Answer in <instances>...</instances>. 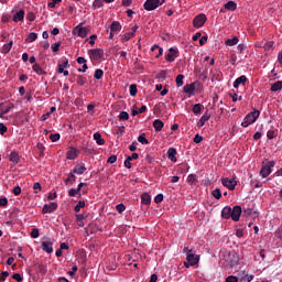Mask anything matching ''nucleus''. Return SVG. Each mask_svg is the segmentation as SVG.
Listing matches in <instances>:
<instances>
[{
    "mask_svg": "<svg viewBox=\"0 0 282 282\" xmlns=\"http://www.w3.org/2000/svg\"><path fill=\"white\" fill-rule=\"evenodd\" d=\"M158 78H161L162 80H166V70H162L159 73Z\"/></svg>",
    "mask_w": 282,
    "mask_h": 282,
    "instance_id": "63",
    "label": "nucleus"
},
{
    "mask_svg": "<svg viewBox=\"0 0 282 282\" xmlns=\"http://www.w3.org/2000/svg\"><path fill=\"white\" fill-rule=\"evenodd\" d=\"M192 111H193V113H200L202 112V104H195Z\"/></svg>",
    "mask_w": 282,
    "mask_h": 282,
    "instance_id": "45",
    "label": "nucleus"
},
{
    "mask_svg": "<svg viewBox=\"0 0 282 282\" xmlns=\"http://www.w3.org/2000/svg\"><path fill=\"white\" fill-rule=\"evenodd\" d=\"M133 36H135L133 33L128 32V33H126V34L122 35L121 41H122L123 43L127 42V41H131V39H133Z\"/></svg>",
    "mask_w": 282,
    "mask_h": 282,
    "instance_id": "37",
    "label": "nucleus"
},
{
    "mask_svg": "<svg viewBox=\"0 0 282 282\" xmlns=\"http://www.w3.org/2000/svg\"><path fill=\"white\" fill-rule=\"evenodd\" d=\"M116 209L120 215H122V212L127 210V207L124 206V204L121 203L116 206Z\"/></svg>",
    "mask_w": 282,
    "mask_h": 282,
    "instance_id": "47",
    "label": "nucleus"
},
{
    "mask_svg": "<svg viewBox=\"0 0 282 282\" xmlns=\"http://www.w3.org/2000/svg\"><path fill=\"white\" fill-rule=\"evenodd\" d=\"M78 149L70 148L69 151L66 153L67 160H76L78 158Z\"/></svg>",
    "mask_w": 282,
    "mask_h": 282,
    "instance_id": "12",
    "label": "nucleus"
},
{
    "mask_svg": "<svg viewBox=\"0 0 282 282\" xmlns=\"http://www.w3.org/2000/svg\"><path fill=\"white\" fill-rule=\"evenodd\" d=\"M78 36H80L82 39H85L87 36V34H89V29L87 28H83L80 25L76 26Z\"/></svg>",
    "mask_w": 282,
    "mask_h": 282,
    "instance_id": "16",
    "label": "nucleus"
},
{
    "mask_svg": "<svg viewBox=\"0 0 282 282\" xmlns=\"http://www.w3.org/2000/svg\"><path fill=\"white\" fill-rule=\"evenodd\" d=\"M223 186H225L226 188H228L229 191H235V187L237 186V181H235V178H223Z\"/></svg>",
    "mask_w": 282,
    "mask_h": 282,
    "instance_id": "7",
    "label": "nucleus"
},
{
    "mask_svg": "<svg viewBox=\"0 0 282 282\" xmlns=\"http://www.w3.org/2000/svg\"><path fill=\"white\" fill-rule=\"evenodd\" d=\"M237 43H239V37L235 36L232 39H228L225 42V45H229L230 47H232V45H237Z\"/></svg>",
    "mask_w": 282,
    "mask_h": 282,
    "instance_id": "32",
    "label": "nucleus"
},
{
    "mask_svg": "<svg viewBox=\"0 0 282 282\" xmlns=\"http://www.w3.org/2000/svg\"><path fill=\"white\" fill-rule=\"evenodd\" d=\"M32 69L33 72H35V74H39V76H45L47 74V72H45L43 67H41V65L39 64H34L32 66Z\"/></svg>",
    "mask_w": 282,
    "mask_h": 282,
    "instance_id": "22",
    "label": "nucleus"
},
{
    "mask_svg": "<svg viewBox=\"0 0 282 282\" xmlns=\"http://www.w3.org/2000/svg\"><path fill=\"white\" fill-rule=\"evenodd\" d=\"M26 19H28V21H35L36 15H34V12H29L26 14Z\"/></svg>",
    "mask_w": 282,
    "mask_h": 282,
    "instance_id": "60",
    "label": "nucleus"
},
{
    "mask_svg": "<svg viewBox=\"0 0 282 282\" xmlns=\"http://www.w3.org/2000/svg\"><path fill=\"white\" fill-rule=\"evenodd\" d=\"M108 164H116L118 162V156L116 154H112L108 158Z\"/></svg>",
    "mask_w": 282,
    "mask_h": 282,
    "instance_id": "46",
    "label": "nucleus"
},
{
    "mask_svg": "<svg viewBox=\"0 0 282 282\" xmlns=\"http://www.w3.org/2000/svg\"><path fill=\"white\" fill-rule=\"evenodd\" d=\"M243 215L245 217H252V219H257V217H259V212L247 208V209H243Z\"/></svg>",
    "mask_w": 282,
    "mask_h": 282,
    "instance_id": "14",
    "label": "nucleus"
},
{
    "mask_svg": "<svg viewBox=\"0 0 282 282\" xmlns=\"http://www.w3.org/2000/svg\"><path fill=\"white\" fill-rule=\"evenodd\" d=\"M105 74V72H102V69L98 68L95 70V78L96 80H100V78H102V75Z\"/></svg>",
    "mask_w": 282,
    "mask_h": 282,
    "instance_id": "43",
    "label": "nucleus"
},
{
    "mask_svg": "<svg viewBox=\"0 0 282 282\" xmlns=\"http://www.w3.org/2000/svg\"><path fill=\"white\" fill-rule=\"evenodd\" d=\"M111 32H120L122 30V25L118 21H113L110 25Z\"/></svg>",
    "mask_w": 282,
    "mask_h": 282,
    "instance_id": "27",
    "label": "nucleus"
},
{
    "mask_svg": "<svg viewBox=\"0 0 282 282\" xmlns=\"http://www.w3.org/2000/svg\"><path fill=\"white\" fill-rule=\"evenodd\" d=\"M94 140H96V143L99 147H102V144H105V139H102V135L100 134V132L94 133Z\"/></svg>",
    "mask_w": 282,
    "mask_h": 282,
    "instance_id": "26",
    "label": "nucleus"
},
{
    "mask_svg": "<svg viewBox=\"0 0 282 282\" xmlns=\"http://www.w3.org/2000/svg\"><path fill=\"white\" fill-rule=\"evenodd\" d=\"M23 19H25V11L24 10H20L19 12H17L13 15L14 23H19V21H23Z\"/></svg>",
    "mask_w": 282,
    "mask_h": 282,
    "instance_id": "21",
    "label": "nucleus"
},
{
    "mask_svg": "<svg viewBox=\"0 0 282 282\" xmlns=\"http://www.w3.org/2000/svg\"><path fill=\"white\" fill-rule=\"evenodd\" d=\"M206 21H207L206 14L200 13L194 18L193 25L194 28H203Z\"/></svg>",
    "mask_w": 282,
    "mask_h": 282,
    "instance_id": "6",
    "label": "nucleus"
},
{
    "mask_svg": "<svg viewBox=\"0 0 282 282\" xmlns=\"http://www.w3.org/2000/svg\"><path fill=\"white\" fill-rule=\"evenodd\" d=\"M212 195L215 197V199H221V191L219 188L214 189Z\"/></svg>",
    "mask_w": 282,
    "mask_h": 282,
    "instance_id": "42",
    "label": "nucleus"
},
{
    "mask_svg": "<svg viewBox=\"0 0 282 282\" xmlns=\"http://www.w3.org/2000/svg\"><path fill=\"white\" fill-rule=\"evenodd\" d=\"M241 217V206L236 205L234 208L230 206H226L221 210L223 219H232V221H239Z\"/></svg>",
    "mask_w": 282,
    "mask_h": 282,
    "instance_id": "1",
    "label": "nucleus"
},
{
    "mask_svg": "<svg viewBox=\"0 0 282 282\" xmlns=\"http://www.w3.org/2000/svg\"><path fill=\"white\" fill-rule=\"evenodd\" d=\"M208 120H210V113H208V111H207L204 113V116L197 122V127H199V128L204 127V124H206V122H208Z\"/></svg>",
    "mask_w": 282,
    "mask_h": 282,
    "instance_id": "19",
    "label": "nucleus"
},
{
    "mask_svg": "<svg viewBox=\"0 0 282 282\" xmlns=\"http://www.w3.org/2000/svg\"><path fill=\"white\" fill-rule=\"evenodd\" d=\"M155 204H161V202H164V195L159 194L154 198Z\"/></svg>",
    "mask_w": 282,
    "mask_h": 282,
    "instance_id": "56",
    "label": "nucleus"
},
{
    "mask_svg": "<svg viewBox=\"0 0 282 282\" xmlns=\"http://www.w3.org/2000/svg\"><path fill=\"white\" fill-rule=\"evenodd\" d=\"M196 85H197V82H194L192 84H186L183 88L184 94H194Z\"/></svg>",
    "mask_w": 282,
    "mask_h": 282,
    "instance_id": "13",
    "label": "nucleus"
},
{
    "mask_svg": "<svg viewBox=\"0 0 282 282\" xmlns=\"http://www.w3.org/2000/svg\"><path fill=\"white\" fill-rule=\"evenodd\" d=\"M248 80V77H246V75H242L240 77H238L235 82H234V87L235 89H237L241 84L246 85Z\"/></svg>",
    "mask_w": 282,
    "mask_h": 282,
    "instance_id": "17",
    "label": "nucleus"
},
{
    "mask_svg": "<svg viewBox=\"0 0 282 282\" xmlns=\"http://www.w3.org/2000/svg\"><path fill=\"white\" fill-rule=\"evenodd\" d=\"M8 132V127L3 123H0V134L3 135V133Z\"/></svg>",
    "mask_w": 282,
    "mask_h": 282,
    "instance_id": "58",
    "label": "nucleus"
},
{
    "mask_svg": "<svg viewBox=\"0 0 282 282\" xmlns=\"http://www.w3.org/2000/svg\"><path fill=\"white\" fill-rule=\"evenodd\" d=\"M239 264V256H237V253L232 252L229 253L226 258H225V265L227 268H235V265Z\"/></svg>",
    "mask_w": 282,
    "mask_h": 282,
    "instance_id": "4",
    "label": "nucleus"
},
{
    "mask_svg": "<svg viewBox=\"0 0 282 282\" xmlns=\"http://www.w3.org/2000/svg\"><path fill=\"white\" fill-rule=\"evenodd\" d=\"M226 282H239V279L235 275H229L227 276Z\"/></svg>",
    "mask_w": 282,
    "mask_h": 282,
    "instance_id": "59",
    "label": "nucleus"
},
{
    "mask_svg": "<svg viewBox=\"0 0 282 282\" xmlns=\"http://www.w3.org/2000/svg\"><path fill=\"white\" fill-rule=\"evenodd\" d=\"M13 195H21V186H15L12 191Z\"/></svg>",
    "mask_w": 282,
    "mask_h": 282,
    "instance_id": "64",
    "label": "nucleus"
},
{
    "mask_svg": "<svg viewBox=\"0 0 282 282\" xmlns=\"http://www.w3.org/2000/svg\"><path fill=\"white\" fill-rule=\"evenodd\" d=\"M119 120H129V112L121 111L119 115Z\"/></svg>",
    "mask_w": 282,
    "mask_h": 282,
    "instance_id": "50",
    "label": "nucleus"
},
{
    "mask_svg": "<svg viewBox=\"0 0 282 282\" xmlns=\"http://www.w3.org/2000/svg\"><path fill=\"white\" fill-rule=\"evenodd\" d=\"M80 208H85V200H79L75 206V213H80Z\"/></svg>",
    "mask_w": 282,
    "mask_h": 282,
    "instance_id": "44",
    "label": "nucleus"
},
{
    "mask_svg": "<svg viewBox=\"0 0 282 282\" xmlns=\"http://www.w3.org/2000/svg\"><path fill=\"white\" fill-rule=\"evenodd\" d=\"M170 53L166 54L165 56V61H167V63H173V61H175V54H177V51H175V48L171 47L169 50Z\"/></svg>",
    "mask_w": 282,
    "mask_h": 282,
    "instance_id": "18",
    "label": "nucleus"
},
{
    "mask_svg": "<svg viewBox=\"0 0 282 282\" xmlns=\"http://www.w3.org/2000/svg\"><path fill=\"white\" fill-rule=\"evenodd\" d=\"M12 279H14V281H18V282L23 281V278H22L21 274H19V273H14V274L12 275Z\"/></svg>",
    "mask_w": 282,
    "mask_h": 282,
    "instance_id": "62",
    "label": "nucleus"
},
{
    "mask_svg": "<svg viewBox=\"0 0 282 282\" xmlns=\"http://www.w3.org/2000/svg\"><path fill=\"white\" fill-rule=\"evenodd\" d=\"M36 39H39V34L32 32L28 35L26 43H34V41H36Z\"/></svg>",
    "mask_w": 282,
    "mask_h": 282,
    "instance_id": "35",
    "label": "nucleus"
},
{
    "mask_svg": "<svg viewBox=\"0 0 282 282\" xmlns=\"http://www.w3.org/2000/svg\"><path fill=\"white\" fill-rule=\"evenodd\" d=\"M252 279H254V275H243L241 279H240V282H250L252 281Z\"/></svg>",
    "mask_w": 282,
    "mask_h": 282,
    "instance_id": "49",
    "label": "nucleus"
},
{
    "mask_svg": "<svg viewBox=\"0 0 282 282\" xmlns=\"http://www.w3.org/2000/svg\"><path fill=\"white\" fill-rule=\"evenodd\" d=\"M138 142H140L141 144H149V140L147 139L144 133L139 135Z\"/></svg>",
    "mask_w": 282,
    "mask_h": 282,
    "instance_id": "41",
    "label": "nucleus"
},
{
    "mask_svg": "<svg viewBox=\"0 0 282 282\" xmlns=\"http://www.w3.org/2000/svg\"><path fill=\"white\" fill-rule=\"evenodd\" d=\"M50 140H52L53 142H58V140H61V134L59 133L51 134Z\"/></svg>",
    "mask_w": 282,
    "mask_h": 282,
    "instance_id": "52",
    "label": "nucleus"
},
{
    "mask_svg": "<svg viewBox=\"0 0 282 282\" xmlns=\"http://www.w3.org/2000/svg\"><path fill=\"white\" fill-rule=\"evenodd\" d=\"M13 42L10 41L8 44H4L2 47V54H8L12 50Z\"/></svg>",
    "mask_w": 282,
    "mask_h": 282,
    "instance_id": "36",
    "label": "nucleus"
},
{
    "mask_svg": "<svg viewBox=\"0 0 282 282\" xmlns=\"http://www.w3.org/2000/svg\"><path fill=\"white\" fill-rule=\"evenodd\" d=\"M260 113L261 112L259 110H253L248 113L241 122V127H250V124L257 122V118H259Z\"/></svg>",
    "mask_w": 282,
    "mask_h": 282,
    "instance_id": "2",
    "label": "nucleus"
},
{
    "mask_svg": "<svg viewBox=\"0 0 282 282\" xmlns=\"http://www.w3.org/2000/svg\"><path fill=\"white\" fill-rule=\"evenodd\" d=\"M184 85V75L180 74L176 76V86L182 87Z\"/></svg>",
    "mask_w": 282,
    "mask_h": 282,
    "instance_id": "39",
    "label": "nucleus"
},
{
    "mask_svg": "<svg viewBox=\"0 0 282 282\" xmlns=\"http://www.w3.org/2000/svg\"><path fill=\"white\" fill-rule=\"evenodd\" d=\"M155 50H159V53H156L155 58H160V56H162L164 50H162V47H160L158 44H154V45L151 47V51H152V52H155Z\"/></svg>",
    "mask_w": 282,
    "mask_h": 282,
    "instance_id": "33",
    "label": "nucleus"
},
{
    "mask_svg": "<svg viewBox=\"0 0 282 282\" xmlns=\"http://www.w3.org/2000/svg\"><path fill=\"white\" fill-rule=\"evenodd\" d=\"M141 202L142 204H144L145 206H149V204H151V195H149L148 193H143L141 195Z\"/></svg>",
    "mask_w": 282,
    "mask_h": 282,
    "instance_id": "28",
    "label": "nucleus"
},
{
    "mask_svg": "<svg viewBox=\"0 0 282 282\" xmlns=\"http://www.w3.org/2000/svg\"><path fill=\"white\" fill-rule=\"evenodd\" d=\"M204 140V137L196 134L194 138L195 144H199Z\"/></svg>",
    "mask_w": 282,
    "mask_h": 282,
    "instance_id": "61",
    "label": "nucleus"
},
{
    "mask_svg": "<svg viewBox=\"0 0 282 282\" xmlns=\"http://www.w3.org/2000/svg\"><path fill=\"white\" fill-rule=\"evenodd\" d=\"M13 107H14V105H11V106L6 107V108L2 110V112H1V115H0V118H3V115H6V113H10V109H13Z\"/></svg>",
    "mask_w": 282,
    "mask_h": 282,
    "instance_id": "54",
    "label": "nucleus"
},
{
    "mask_svg": "<svg viewBox=\"0 0 282 282\" xmlns=\"http://www.w3.org/2000/svg\"><path fill=\"white\" fill-rule=\"evenodd\" d=\"M54 243L52 242V240H50V238H46V241H42L41 246H42V250H44V252H47V254H52L54 252V248H52Z\"/></svg>",
    "mask_w": 282,
    "mask_h": 282,
    "instance_id": "8",
    "label": "nucleus"
},
{
    "mask_svg": "<svg viewBox=\"0 0 282 282\" xmlns=\"http://www.w3.org/2000/svg\"><path fill=\"white\" fill-rule=\"evenodd\" d=\"M88 53L90 54L91 58H95V61H100L105 54L102 48H93Z\"/></svg>",
    "mask_w": 282,
    "mask_h": 282,
    "instance_id": "9",
    "label": "nucleus"
},
{
    "mask_svg": "<svg viewBox=\"0 0 282 282\" xmlns=\"http://www.w3.org/2000/svg\"><path fill=\"white\" fill-rule=\"evenodd\" d=\"M56 208H58V204L56 203H51V204H45L43 206L42 213L45 215L47 213H54V210H56Z\"/></svg>",
    "mask_w": 282,
    "mask_h": 282,
    "instance_id": "10",
    "label": "nucleus"
},
{
    "mask_svg": "<svg viewBox=\"0 0 282 282\" xmlns=\"http://www.w3.org/2000/svg\"><path fill=\"white\" fill-rule=\"evenodd\" d=\"M258 47H263L265 52H270L274 47V42H262Z\"/></svg>",
    "mask_w": 282,
    "mask_h": 282,
    "instance_id": "23",
    "label": "nucleus"
},
{
    "mask_svg": "<svg viewBox=\"0 0 282 282\" xmlns=\"http://www.w3.org/2000/svg\"><path fill=\"white\" fill-rule=\"evenodd\" d=\"M31 237H32L33 239H39V229H37V228H33V229L31 230Z\"/></svg>",
    "mask_w": 282,
    "mask_h": 282,
    "instance_id": "55",
    "label": "nucleus"
},
{
    "mask_svg": "<svg viewBox=\"0 0 282 282\" xmlns=\"http://www.w3.org/2000/svg\"><path fill=\"white\" fill-rule=\"evenodd\" d=\"M78 193H80V192L78 191V188H70V189L68 191L69 197H76V195H78Z\"/></svg>",
    "mask_w": 282,
    "mask_h": 282,
    "instance_id": "51",
    "label": "nucleus"
},
{
    "mask_svg": "<svg viewBox=\"0 0 282 282\" xmlns=\"http://www.w3.org/2000/svg\"><path fill=\"white\" fill-rule=\"evenodd\" d=\"M74 182H76V174L72 171L68 174V177L65 180V183L69 184L72 186V184H74Z\"/></svg>",
    "mask_w": 282,
    "mask_h": 282,
    "instance_id": "30",
    "label": "nucleus"
},
{
    "mask_svg": "<svg viewBox=\"0 0 282 282\" xmlns=\"http://www.w3.org/2000/svg\"><path fill=\"white\" fill-rule=\"evenodd\" d=\"M224 8L225 10H230L231 12H235V10H237V2L228 1L227 3H225Z\"/></svg>",
    "mask_w": 282,
    "mask_h": 282,
    "instance_id": "25",
    "label": "nucleus"
},
{
    "mask_svg": "<svg viewBox=\"0 0 282 282\" xmlns=\"http://www.w3.org/2000/svg\"><path fill=\"white\" fill-rule=\"evenodd\" d=\"M85 171H87V167H85L84 164H78L73 169V173L75 175H83V173H85Z\"/></svg>",
    "mask_w": 282,
    "mask_h": 282,
    "instance_id": "20",
    "label": "nucleus"
},
{
    "mask_svg": "<svg viewBox=\"0 0 282 282\" xmlns=\"http://www.w3.org/2000/svg\"><path fill=\"white\" fill-rule=\"evenodd\" d=\"M186 260L189 265H197L199 263V258L195 257L193 251H188Z\"/></svg>",
    "mask_w": 282,
    "mask_h": 282,
    "instance_id": "11",
    "label": "nucleus"
},
{
    "mask_svg": "<svg viewBox=\"0 0 282 282\" xmlns=\"http://www.w3.org/2000/svg\"><path fill=\"white\" fill-rule=\"evenodd\" d=\"M274 161H269L260 170L261 177H268L272 173V167L274 166Z\"/></svg>",
    "mask_w": 282,
    "mask_h": 282,
    "instance_id": "5",
    "label": "nucleus"
},
{
    "mask_svg": "<svg viewBox=\"0 0 282 282\" xmlns=\"http://www.w3.org/2000/svg\"><path fill=\"white\" fill-rule=\"evenodd\" d=\"M85 83H87V78L83 77V76H78L77 85H80V87H83V85H85Z\"/></svg>",
    "mask_w": 282,
    "mask_h": 282,
    "instance_id": "53",
    "label": "nucleus"
},
{
    "mask_svg": "<svg viewBox=\"0 0 282 282\" xmlns=\"http://www.w3.org/2000/svg\"><path fill=\"white\" fill-rule=\"evenodd\" d=\"M282 89V82H275L272 86H271V91H281Z\"/></svg>",
    "mask_w": 282,
    "mask_h": 282,
    "instance_id": "34",
    "label": "nucleus"
},
{
    "mask_svg": "<svg viewBox=\"0 0 282 282\" xmlns=\"http://www.w3.org/2000/svg\"><path fill=\"white\" fill-rule=\"evenodd\" d=\"M187 182L188 184H195V182H197V176H195V174H189L187 177Z\"/></svg>",
    "mask_w": 282,
    "mask_h": 282,
    "instance_id": "48",
    "label": "nucleus"
},
{
    "mask_svg": "<svg viewBox=\"0 0 282 282\" xmlns=\"http://www.w3.org/2000/svg\"><path fill=\"white\" fill-rule=\"evenodd\" d=\"M8 276H10V272L2 271L1 276H0V281H6V279H8Z\"/></svg>",
    "mask_w": 282,
    "mask_h": 282,
    "instance_id": "57",
    "label": "nucleus"
},
{
    "mask_svg": "<svg viewBox=\"0 0 282 282\" xmlns=\"http://www.w3.org/2000/svg\"><path fill=\"white\" fill-rule=\"evenodd\" d=\"M175 155H177V150H175V148H170L167 150V158L171 162H177V158Z\"/></svg>",
    "mask_w": 282,
    "mask_h": 282,
    "instance_id": "15",
    "label": "nucleus"
},
{
    "mask_svg": "<svg viewBox=\"0 0 282 282\" xmlns=\"http://www.w3.org/2000/svg\"><path fill=\"white\" fill-rule=\"evenodd\" d=\"M153 127H154L155 131H162V129H164V122L160 119H155L153 121Z\"/></svg>",
    "mask_w": 282,
    "mask_h": 282,
    "instance_id": "24",
    "label": "nucleus"
},
{
    "mask_svg": "<svg viewBox=\"0 0 282 282\" xmlns=\"http://www.w3.org/2000/svg\"><path fill=\"white\" fill-rule=\"evenodd\" d=\"M34 268L40 272L41 274H47V269L37 262H34Z\"/></svg>",
    "mask_w": 282,
    "mask_h": 282,
    "instance_id": "29",
    "label": "nucleus"
},
{
    "mask_svg": "<svg viewBox=\"0 0 282 282\" xmlns=\"http://www.w3.org/2000/svg\"><path fill=\"white\" fill-rule=\"evenodd\" d=\"M9 162H14V164H19V153L12 152L9 155Z\"/></svg>",
    "mask_w": 282,
    "mask_h": 282,
    "instance_id": "31",
    "label": "nucleus"
},
{
    "mask_svg": "<svg viewBox=\"0 0 282 282\" xmlns=\"http://www.w3.org/2000/svg\"><path fill=\"white\" fill-rule=\"evenodd\" d=\"M166 0H147L143 4L144 10L148 12H151L153 10H156V8H160V6H163Z\"/></svg>",
    "mask_w": 282,
    "mask_h": 282,
    "instance_id": "3",
    "label": "nucleus"
},
{
    "mask_svg": "<svg viewBox=\"0 0 282 282\" xmlns=\"http://www.w3.org/2000/svg\"><path fill=\"white\" fill-rule=\"evenodd\" d=\"M138 95V85H130V96L135 97Z\"/></svg>",
    "mask_w": 282,
    "mask_h": 282,
    "instance_id": "38",
    "label": "nucleus"
},
{
    "mask_svg": "<svg viewBox=\"0 0 282 282\" xmlns=\"http://www.w3.org/2000/svg\"><path fill=\"white\" fill-rule=\"evenodd\" d=\"M102 6H105V3L102 2V0H95L93 2V10H97V8H102Z\"/></svg>",
    "mask_w": 282,
    "mask_h": 282,
    "instance_id": "40",
    "label": "nucleus"
}]
</instances>
